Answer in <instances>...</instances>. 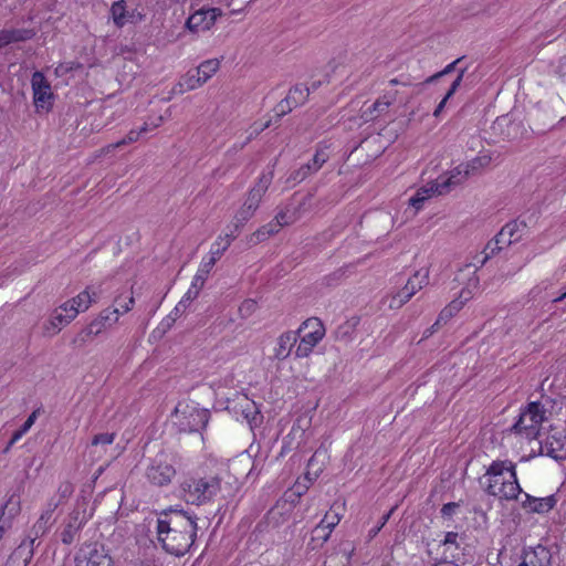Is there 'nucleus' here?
Listing matches in <instances>:
<instances>
[{"label":"nucleus","mask_w":566,"mask_h":566,"mask_svg":"<svg viewBox=\"0 0 566 566\" xmlns=\"http://www.w3.org/2000/svg\"><path fill=\"white\" fill-rule=\"evenodd\" d=\"M43 412L42 408L39 407L35 410L32 411V413L28 417V419L24 421V423L21 426L22 432H28L30 428L35 422L36 418Z\"/></svg>","instance_id":"nucleus-52"},{"label":"nucleus","mask_w":566,"mask_h":566,"mask_svg":"<svg viewBox=\"0 0 566 566\" xmlns=\"http://www.w3.org/2000/svg\"><path fill=\"white\" fill-rule=\"evenodd\" d=\"M187 310V306L184 303H178L171 313L167 316V325L170 326L180 315H182Z\"/></svg>","instance_id":"nucleus-51"},{"label":"nucleus","mask_w":566,"mask_h":566,"mask_svg":"<svg viewBox=\"0 0 566 566\" xmlns=\"http://www.w3.org/2000/svg\"><path fill=\"white\" fill-rule=\"evenodd\" d=\"M541 453L556 461L566 460V434L563 431L548 434L541 447Z\"/></svg>","instance_id":"nucleus-14"},{"label":"nucleus","mask_w":566,"mask_h":566,"mask_svg":"<svg viewBox=\"0 0 566 566\" xmlns=\"http://www.w3.org/2000/svg\"><path fill=\"white\" fill-rule=\"evenodd\" d=\"M429 283L428 270L417 271L406 283V285L391 295L389 298L390 308H400L405 305L418 291L423 289Z\"/></svg>","instance_id":"nucleus-9"},{"label":"nucleus","mask_w":566,"mask_h":566,"mask_svg":"<svg viewBox=\"0 0 566 566\" xmlns=\"http://www.w3.org/2000/svg\"><path fill=\"white\" fill-rule=\"evenodd\" d=\"M463 305L462 301L454 300L444 308L450 312L451 317L461 310Z\"/></svg>","instance_id":"nucleus-60"},{"label":"nucleus","mask_w":566,"mask_h":566,"mask_svg":"<svg viewBox=\"0 0 566 566\" xmlns=\"http://www.w3.org/2000/svg\"><path fill=\"white\" fill-rule=\"evenodd\" d=\"M213 266H214V259H208L207 261H203L200 264V266L192 280L193 287H200V289L203 287V284Z\"/></svg>","instance_id":"nucleus-36"},{"label":"nucleus","mask_w":566,"mask_h":566,"mask_svg":"<svg viewBox=\"0 0 566 566\" xmlns=\"http://www.w3.org/2000/svg\"><path fill=\"white\" fill-rule=\"evenodd\" d=\"M115 304H116V307L119 308V315L120 314H124V313H127L128 311H130L132 308V305L134 304V297L133 296H129L127 298V302L126 303H123L122 302V297L118 296L116 297L115 300Z\"/></svg>","instance_id":"nucleus-54"},{"label":"nucleus","mask_w":566,"mask_h":566,"mask_svg":"<svg viewBox=\"0 0 566 566\" xmlns=\"http://www.w3.org/2000/svg\"><path fill=\"white\" fill-rule=\"evenodd\" d=\"M11 527V524L6 520H0V539L3 537V534Z\"/></svg>","instance_id":"nucleus-64"},{"label":"nucleus","mask_w":566,"mask_h":566,"mask_svg":"<svg viewBox=\"0 0 566 566\" xmlns=\"http://www.w3.org/2000/svg\"><path fill=\"white\" fill-rule=\"evenodd\" d=\"M463 305L462 301L454 300L444 308L450 312L451 317L461 310Z\"/></svg>","instance_id":"nucleus-59"},{"label":"nucleus","mask_w":566,"mask_h":566,"mask_svg":"<svg viewBox=\"0 0 566 566\" xmlns=\"http://www.w3.org/2000/svg\"><path fill=\"white\" fill-rule=\"evenodd\" d=\"M255 211L256 209L244 202L234 216L233 227H235V230L240 231L244 223L253 217Z\"/></svg>","instance_id":"nucleus-38"},{"label":"nucleus","mask_w":566,"mask_h":566,"mask_svg":"<svg viewBox=\"0 0 566 566\" xmlns=\"http://www.w3.org/2000/svg\"><path fill=\"white\" fill-rule=\"evenodd\" d=\"M480 483L488 494L501 500H517L522 493L515 464L511 461H493Z\"/></svg>","instance_id":"nucleus-2"},{"label":"nucleus","mask_w":566,"mask_h":566,"mask_svg":"<svg viewBox=\"0 0 566 566\" xmlns=\"http://www.w3.org/2000/svg\"><path fill=\"white\" fill-rule=\"evenodd\" d=\"M340 516L337 512L331 509L324 516V518L319 522V524L332 532L334 527L339 523Z\"/></svg>","instance_id":"nucleus-44"},{"label":"nucleus","mask_w":566,"mask_h":566,"mask_svg":"<svg viewBox=\"0 0 566 566\" xmlns=\"http://www.w3.org/2000/svg\"><path fill=\"white\" fill-rule=\"evenodd\" d=\"M32 554V546L22 542L10 555L8 566H27Z\"/></svg>","instance_id":"nucleus-28"},{"label":"nucleus","mask_w":566,"mask_h":566,"mask_svg":"<svg viewBox=\"0 0 566 566\" xmlns=\"http://www.w3.org/2000/svg\"><path fill=\"white\" fill-rule=\"evenodd\" d=\"M294 108L295 107H293L292 104H290V102L286 98H283L282 101H280L273 109L275 113L274 123H277L284 115L289 114Z\"/></svg>","instance_id":"nucleus-46"},{"label":"nucleus","mask_w":566,"mask_h":566,"mask_svg":"<svg viewBox=\"0 0 566 566\" xmlns=\"http://www.w3.org/2000/svg\"><path fill=\"white\" fill-rule=\"evenodd\" d=\"M556 72L559 74L560 77L566 76V56L559 59L558 67H557Z\"/></svg>","instance_id":"nucleus-63"},{"label":"nucleus","mask_w":566,"mask_h":566,"mask_svg":"<svg viewBox=\"0 0 566 566\" xmlns=\"http://www.w3.org/2000/svg\"><path fill=\"white\" fill-rule=\"evenodd\" d=\"M331 533L328 530L324 528L321 524H318L313 531H312V538L311 542L315 543L318 542V545H323L331 536Z\"/></svg>","instance_id":"nucleus-45"},{"label":"nucleus","mask_w":566,"mask_h":566,"mask_svg":"<svg viewBox=\"0 0 566 566\" xmlns=\"http://www.w3.org/2000/svg\"><path fill=\"white\" fill-rule=\"evenodd\" d=\"M24 434H25V432H22V429H21V428H20L19 430H17V431L12 434V437H11V439H10L9 443H8L7 449H9L10 447H12V446H13L17 441H19V440L22 438V436H24Z\"/></svg>","instance_id":"nucleus-62"},{"label":"nucleus","mask_w":566,"mask_h":566,"mask_svg":"<svg viewBox=\"0 0 566 566\" xmlns=\"http://www.w3.org/2000/svg\"><path fill=\"white\" fill-rule=\"evenodd\" d=\"M392 511H394V510H390L387 514H385V515L381 517V522H380V523H378V526H376V527H374V528H371V530L369 531V536H370V537L376 536V535L380 532V530L385 526V524H386V523L388 522V520L390 518V515H391Z\"/></svg>","instance_id":"nucleus-57"},{"label":"nucleus","mask_w":566,"mask_h":566,"mask_svg":"<svg viewBox=\"0 0 566 566\" xmlns=\"http://www.w3.org/2000/svg\"><path fill=\"white\" fill-rule=\"evenodd\" d=\"M111 12L113 15L114 23L117 27L122 28L128 21L124 0L113 3Z\"/></svg>","instance_id":"nucleus-40"},{"label":"nucleus","mask_w":566,"mask_h":566,"mask_svg":"<svg viewBox=\"0 0 566 566\" xmlns=\"http://www.w3.org/2000/svg\"><path fill=\"white\" fill-rule=\"evenodd\" d=\"M156 530L163 548L171 555L182 556L197 537V516L170 507L159 514Z\"/></svg>","instance_id":"nucleus-1"},{"label":"nucleus","mask_w":566,"mask_h":566,"mask_svg":"<svg viewBox=\"0 0 566 566\" xmlns=\"http://www.w3.org/2000/svg\"><path fill=\"white\" fill-rule=\"evenodd\" d=\"M220 490L221 481L217 476L190 478L181 484L186 502L196 505L212 501Z\"/></svg>","instance_id":"nucleus-3"},{"label":"nucleus","mask_w":566,"mask_h":566,"mask_svg":"<svg viewBox=\"0 0 566 566\" xmlns=\"http://www.w3.org/2000/svg\"><path fill=\"white\" fill-rule=\"evenodd\" d=\"M523 497L524 499L521 501L522 506L528 510L530 512L539 514L549 512L551 510L554 509V506L557 503L555 495H549L545 497H534L525 493Z\"/></svg>","instance_id":"nucleus-21"},{"label":"nucleus","mask_w":566,"mask_h":566,"mask_svg":"<svg viewBox=\"0 0 566 566\" xmlns=\"http://www.w3.org/2000/svg\"><path fill=\"white\" fill-rule=\"evenodd\" d=\"M296 342L297 333L295 331H287L281 334L274 348V358L277 360L286 359L291 355L292 348L295 346Z\"/></svg>","instance_id":"nucleus-23"},{"label":"nucleus","mask_w":566,"mask_h":566,"mask_svg":"<svg viewBox=\"0 0 566 566\" xmlns=\"http://www.w3.org/2000/svg\"><path fill=\"white\" fill-rule=\"evenodd\" d=\"M311 88L307 87L304 84H296L294 85L286 95V99L292 104L293 107H297L300 105H303L308 95H310Z\"/></svg>","instance_id":"nucleus-31"},{"label":"nucleus","mask_w":566,"mask_h":566,"mask_svg":"<svg viewBox=\"0 0 566 566\" xmlns=\"http://www.w3.org/2000/svg\"><path fill=\"white\" fill-rule=\"evenodd\" d=\"M502 250V245H499V244H495V240H491L486 247L484 248L483 250V259L481 261L482 264H484L491 256H493L494 254H496L499 251Z\"/></svg>","instance_id":"nucleus-50"},{"label":"nucleus","mask_w":566,"mask_h":566,"mask_svg":"<svg viewBox=\"0 0 566 566\" xmlns=\"http://www.w3.org/2000/svg\"><path fill=\"white\" fill-rule=\"evenodd\" d=\"M458 507L459 504L455 502L447 503L441 507V515L443 517H451Z\"/></svg>","instance_id":"nucleus-56"},{"label":"nucleus","mask_w":566,"mask_h":566,"mask_svg":"<svg viewBox=\"0 0 566 566\" xmlns=\"http://www.w3.org/2000/svg\"><path fill=\"white\" fill-rule=\"evenodd\" d=\"M273 179V171L263 172L256 184L250 189L248 197L245 199V203L250 207H253L254 209H258L262 197L269 189V186L271 185Z\"/></svg>","instance_id":"nucleus-19"},{"label":"nucleus","mask_w":566,"mask_h":566,"mask_svg":"<svg viewBox=\"0 0 566 566\" xmlns=\"http://www.w3.org/2000/svg\"><path fill=\"white\" fill-rule=\"evenodd\" d=\"M297 338L300 343L295 349L297 358L307 357L313 348L323 339L325 335V327L321 319L312 317L302 323L297 331Z\"/></svg>","instance_id":"nucleus-6"},{"label":"nucleus","mask_w":566,"mask_h":566,"mask_svg":"<svg viewBox=\"0 0 566 566\" xmlns=\"http://www.w3.org/2000/svg\"><path fill=\"white\" fill-rule=\"evenodd\" d=\"M396 101V93H388L378 98L371 106L366 108L363 112L361 117L364 120L369 122L378 118L384 113L388 111V108L392 105V103Z\"/></svg>","instance_id":"nucleus-22"},{"label":"nucleus","mask_w":566,"mask_h":566,"mask_svg":"<svg viewBox=\"0 0 566 566\" xmlns=\"http://www.w3.org/2000/svg\"><path fill=\"white\" fill-rule=\"evenodd\" d=\"M461 178L458 175H443L437 178L434 181L429 182L426 187L419 189L415 196L409 199L410 206L419 210L422 207L424 200L433 195H446L452 187L460 185Z\"/></svg>","instance_id":"nucleus-7"},{"label":"nucleus","mask_w":566,"mask_h":566,"mask_svg":"<svg viewBox=\"0 0 566 566\" xmlns=\"http://www.w3.org/2000/svg\"><path fill=\"white\" fill-rule=\"evenodd\" d=\"M220 62L218 59L203 61L196 71L199 73L201 82L206 83L218 70Z\"/></svg>","instance_id":"nucleus-35"},{"label":"nucleus","mask_w":566,"mask_h":566,"mask_svg":"<svg viewBox=\"0 0 566 566\" xmlns=\"http://www.w3.org/2000/svg\"><path fill=\"white\" fill-rule=\"evenodd\" d=\"M221 14L222 12L218 8L200 9L187 19L185 27L192 33L207 31L211 29Z\"/></svg>","instance_id":"nucleus-12"},{"label":"nucleus","mask_w":566,"mask_h":566,"mask_svg":"<svg viewBox=\"0 0 566 566\" xmlns=\"http://www.w3.org/2000/svg\"><path fill=\"white\" fill-rule=\"evenodd\" d=\"M457 539H458V533L448 532L444 536L443 544L444 545H448V544L457 545Z\"/></svg>","instance_id":"nucleus-61"},{"label":"nucleus","mask_w":566,"mask_h":566,"mask_svg":"<svg viewBox=\"0 0 566 566\" xmlns=\"http://www.w3.org/2000/svg\"><path fill=\"white\" fill-rule=\"evenodd\" d=\"M200 290V287H193V283H191L190 289L179 302L184 303L188 307L190 302L193 301L199 295Z\"/></svg>","instance_id":"nucleus-53"},{"label":"nucleus","mask_w":566,"mask_h":566,"mask_svg":"<svg viewBox=\"0 0 566 566\" xmlns=\"http://www.w3.org/2000/svg\"><path fill=\"white\" fill-rule=\"evenodd\" d=\"M552 554L548 548L543 545L528 547L524 549L522 562L518 566H549Z\"/></svg>","instance_id":"nucleus-17"},{"label":"nucleus","mask_w":566,"mask_h":566,"mask_svg":"<svg viewBox=\"0 0 566 566\" xmlns=\"http://www.w3.org/2000/svg\"><path fill=\"white\" fill-rule=\"evenodd\" d=\"M517 228L518 224L516 222L505 224L495 235V244L502 245L503 249L504 247L511 245L514 241H517L518 237H514Z\"/></svg>","instance_id":"nucleus-30"},{"label":"nucleus","mask_w":566,"mask_h":566,"mask_svg":"<svg viewBox=\"0 0 566 566\" xmlns=\"http://www.w3.org/2000/svg\"><path fill=\"white\" fill-rule=\"evenodd\" d=\"M355 325L356 323L350 321L339 325L335 332L336 339L345 343L349 342L353 338Z\"/></svg>","instance_id":"nucleus-41"},{"label":"nucleus","mask_w":566,"mask_h":566,"mask_svg":"<svg viewBox=\"0 0 566 566\" xmlns=\"http://www.w3.org/2000/svg\"><path fill=\"white\" fill-rule=\"evenodd\" d=\"M96 335L92 331V328L87 325L82 328L71 340V345L74 348H83L86 346L88 342H91Z\"/></svg>","instance_id":"nucleus-39"},{"label":"nucleus","mask_w":566,"mask_h":566,"mask_svg":"<svg viewBox=\"0 0 566 566\" xmlns=\"http://www.w3.org/2000/svg\"><path fill=\"white\" fill-rule=\"evenodd\" d=\"M59 505L60 501H56L55 496L48 502L46 510L42 512V514L31 528V535L33 537L30 538L29 545L33 546L36 538L42 537L44 534H46V532L54 523L53 512L56 510Z\"/></svg>","instance_id":"nucleus-16"},{"label":"nucleus","mask_w":566,"mask_h":566,"mask_svg":"<svg viewBox=\"0 0 566 566\" xmlns=\"http://www.w3.org/2000/svg\"><path fill=\"white\" fill-rule=\"evenodd\" d=\"M116 434L114 432H103L95 434L92 439V446H109L114 442Z\"/></svg>","instance_id":"nucleus-47"},{"label":"nucleus","mask_w":566,"mask_h":566,"mask_svg":"<svg viewBox=\"0 0 566 566\" xmlns=\"http://www.w3.org/2000/svg\"><path fill=\"white\" fill-rule=\"evenodd\" d=\"M175 475L176 469L163 455L156 457L146 471L148 481L158 486L169 484Z\"/></svg>","instance_id":"nucleus-11"},{"label":"nucleus","mask_w":566,"mask_h":566,"mask_svg":"<svg viewBox=\"0 0 566 566\" xmlns=\"http://www.w3.org/2000/svg\"><path fill=\"white\" fill-rule=\"evenodd\" d=\"M272 123H273V119H269V120H268V122H265L264 124H256V123H254V124L251 126L252 132H251L250 136L248 137L247 143H248L249 140H251V138H252L253 136H256V135H259L261 132H263L264 129L269 128V127L271 126V124H272Z\"/></svg>","instance_id":"nucleus-55"},{"label":"nucleus","mask_w":566,"mask_h":566,"mask_svg":"<svg viewBox=\"0 0 566 566\" xmlns=\"http://www.w3.org/2000/svg\"><path fill=\"white\" fill-rule=\"evenodd\" d=\"M73 493V486L70 483H64L59 488L60 503L67 499Z\"/></svg>","instance_id":"nucleus-58"},{"label":"nucleus","mask_w":566,"mask_h":566,"mask_svg":"<svg viewBox=\"0 0 566 566\" xmlns=\"http://www.w3.org/2000/svg\"><path fill=\"white\" fill-rule=\"evenodd\" d=\"M450 318H451L450 312L447 311L446 308H443L440 312V314H439L437 321L434 322V324L424 332V336L429 337L430 335H432L440 327V325L442 323L443 324L447 323Z\"/></svg>","instance_id":"nucleus-49"},{"label":"nucleus","mask_w":566,"mask_h":566,"mask_svg":"<svg viewBox=\"0 0 566 566\" xmlns=\"http://www.w3.org/2000/svg\"><path fill=\"white\" fill-rule=\"evenodd\" d=\"M328 158L329 156L326 151V147H318L313 158L308 163L302 165L297 170L293 171L290 178L297 182L303 181L307 177L316 174Z\"/></svg>","instance_id":"nucleus-13"},{"label":"nucleus","mask_w":566,"mask_h":566,"mask_svg":"<svg viewBox=\"0 0 566 566\" xmlns=\"http://www.w3.org/2000/svg\"><path fill=\"white\" fill-rule=\"evenodd\" d=\"M223 240L222 237H219L218 240L212 244L210 250V258L214 259V264L220 259V256L223 254V252L230 247V239H228L224 244H221V241Z\"/></svg>","instance_id":"nucleus-43"},{"label":"nucleus","mask_w":566,"mask_h":566,"mask_svg":"<svg viewBox=\"0 0 566 566\" xmlns=\"http://www.w3.org/2000/svg\"><path fill=\"white\" fill-rule=\"evenodd\" d=\"M462 61V57H459L455 61H453L452 63L448 64L442 71L429 76L424 83L429 84V83H433L436 82L437 80H439L440 77L447 75V74H450L451 72H453L455 70V66Z\"/></svg>","instance_id":"nucleus-48"},{"label":"nucleus","mask_w":566,"mask_h":566,"mask_svg":"<svg viewBox=\"0 0 566 566\" xmlns=\"http://www.w3.org/2000/svg\"><path fill=\"white\" fill-rule=\"evenodd\" d=\"M327 458V451L325 449H318L315 451V453L312 455V458L308 460L307 464V473L306 475L310 476L313 474V479H316L322 471V467L318 465L319 463L323 464L324 460Z\"/></svg>","instance_id":"nucleus-34"},{"label":"nucleus","mask_w":566,"mask_h":566,"mask_svg":"<svg viewBox=\"0 0 566 566\" xmlns=\"http://www.w3.org/2000/svg\"><path fill=\"white\" fill-rule=\"evenodd\" d=\"M491 158L489 156H480L475 157L471 161L467 164L459 165L453 170H451L448 175H458V178H461V182L464 181L470 175L475 174L482 167H485L490 164Z\"/></svg>","instance_id":"nucleus-24"},{"label":"nucleus","mask_w":566,"mask_h":566,"mask_svg":"<svg viewBox=\"0 0 566 566\" xmlns=\"http://www.w3.org/2000/svg\"><path fill=\"white\" fill-rule=\"evenodd\" d=\"M545 420V410L539 402H531L521 412L517 421L512 426L511 431L524 436L527 439L537 438L541 424Z\"/></svg>","instance_id":"nucleus-5"},{"label":"nucleus","mask_w":566,"mask_h":566,"mask_svg":"<svg viewBox=\"0 0 566 566\" xmlns=\"http://www.w3.org/2000/svg\"><path fill=\"white\" fill-rule=\"evenodd\" d=\"M75 560L76 566H113L114 564L108 549L98 542L84 544L80 548Z\"/></svg>","instance_id":"nucleus-8"},{"label":"nucleus","mask_w":566,"mask_h":566,"mask_svg":"<svg viewBox=\"0 0 566 566\" xmlns=\"http://www.w3.org/2000/svg\"><path fill=\"white\" fill-rule=\"evenodd\" d=\"M276 219L281 222L282 227L294 223L298 218V209L292 205H286L284 209L275 214Z\"/></svg>","instance_id":"nucleus-37"},{"label":"nucleus","mask_w":566,"mask_h":566,"mask_svg":"<svg viewBox=\"0 0 566 566\" xmlns=\"http://www.w3.org/2000/svg\"><path fill=\"white\" fill-rule=\"evenodd\" d=\"M96 293H91L88 289L81 292L78 295L70 300L69 307H72V311H76V315L81 312H85L90 305L96 301Z\"/></svg>","instance_id":"nucleus-29"},{"label":"nucleus","mask_w":566,"mask_h":566,"mask_svg":"<svg viewBox=\"0 0 566 566\" xmlns=\"http://www.w3.org/2000/svg\"><path fill=\"white\" fill-rule=\"evenodd\" d=\"M19 492L20 489H18L17 492H13L0 510V520H7L9 524H12V520L21 511V501Z\"/></svg>","instance_id":"nucleus-27"},{"label":"nucleus","mask_w":566,"mask_h":566,"mask_svg":"<svg viewBox=\"0 0 566 566\" xmlns=\"http://www.w3.org/2000/svg\"><path fill=\"white\" fill-rule=\"evenodd\" d=\"M86 520L78 510L72 511L66 517L60 537L64 545H71L78 536L85 525Z\"/></svg>","instance_id":"nucleus-15"},{"label":"nucleus","mask_w":566,"mask_h":566,"mask_svg":"<svg viewBox=\"0 0 566 566\" xmlns=\"http://www.w3.org/2000/svg\"><path fill=\"white\" fill-rule=\"evenodd\" d=\"M33 103L38 111L48 112L52 107L54 95L51 85L42 72L36 71L31 80Z\"/></svg>","instance_id":"nucleus-10"},{"label":"nucleus","mask_w":566,"mask_h":566,"mask_svg":"<svg viewBox=\"0 0 566 566\" xmlns=\"http://www.w3.org/2000/svg\"><path fill=\"white\" fill-rule=\"evenodd\" d=\"M465 73V69H461L459 71V74L458 76L455 77V80L452 82L451 86L449 87L448 92L446 93L444 97L441 99V102L438 104V106L436 107L434 112H433V116L434 117H439L440 114L442 113L447 102L449 98H451L454 93L458 91L459 86L461 85V82L463 80V75Z\"/></svg>","instance_id":"nucleus-33"},{"label":"nucleus","mask_w":566,"mask_h":566,"mask_svg":"<svg viewBox=\"0 0 566 566\" xmlns=\"http://www.w3.org/2000/svg\"><path fill=\"white\" fill-rule=\"evenodd\" d=\"M69 305L70 302H65L53 312L46 331L52 329L53 334H57L63 326L69 325L76 317V311H72Z\"/></svg>","instance_id":"nucleus-18"},{"label":"nucleus","mask_w":566,"mask_h":566,"mask_svg":"<svg viewBox=\"0 0 566 566\" xmlns=\"http://www.w3.org/2000/svg\"><path fill=\"white\" fill-rule=\"evenodd\" d=\"M139 133H137L136 129H132L123 139L118 140L117 143L107 145L103 151L109 153L111 150H114L116 148L123 147L125 145L132 144L139 138Z\"/></svg>","instance_id":"nucleus-42"},{"label":"nucleus","mask_w":566,"mask_h":566,"mask_svg":"<svg viewBox=\"0 0 566 566\" xmlns=\"http://www.w3.org/2000/svg\"><path fill=\"white\" fill-rule=\"evenodd\" d=\"M210 412L193 403L179 402L172 413V422L179 432H199L209 422Z\"/></svg>","instance_id":"nucleus-4"},{"label":"nucleus","mask_w":566,"mask_h":566,"mask_svg":"<svg viewBox=\"0 0 566 566\" xmlns=\"http://www.w3.org/2000/svg\"><path fill=\"white\" fill-rule=\"evenodd\" d=\"M281 228H282L281 222L276 219V217H274V219L272 221H270L269 223H266L265 226L261 227L255 232H253L249 237L248 242L251 245H255L262 241H265L271 235L277 233L281 230Z\"/></svg>","instance_id":"nucleus-26"},{"label":"nucleus","mask_w":566,"mask_h":566,"mask_svg":"<svg viewBox=\"0 0 566 566\" xmlns=\"http://www.w3.org/2000/svg\"><path fill=\"white\" fill-rule=\"evenodd\" d=\"M205 83L201 82L199 73L195 70H190L178 83L179 92L184 93L187 91L196 90L202 86Z\"/></svg>","instance_id":"nucleus-32"},{"label":"nucleus","mask_w":566,"mask_h":566,"mask_svg":"<svg viewBox=\"0 0 566 566\" xmlns=\"http://www.w3.org/2000/svg\"><path fill=\"white\" fill-rule=\"evenodd\" d=\"M119 318V308H105L103 310L96 318H94L88 326L92 328L94 334L98 336L104 331H107L112 326H114Z\"/></svg>","instance_id":"nucleus-20"},{"label":"nucleus","mask_w":566,"mask_h":566,"mask_svg":"<svg viewBox=\"0 0 566 566\" xmlns=\"http://www.w3.org/2000/svg\"><path fill=\"white\" fill-rule=\"evenodd\" d=\"M35 32L32 29H3L0 30V48L14 42L32 39Z\"/></svg>","instance_id":"nucleus-25"}]
</instances>
